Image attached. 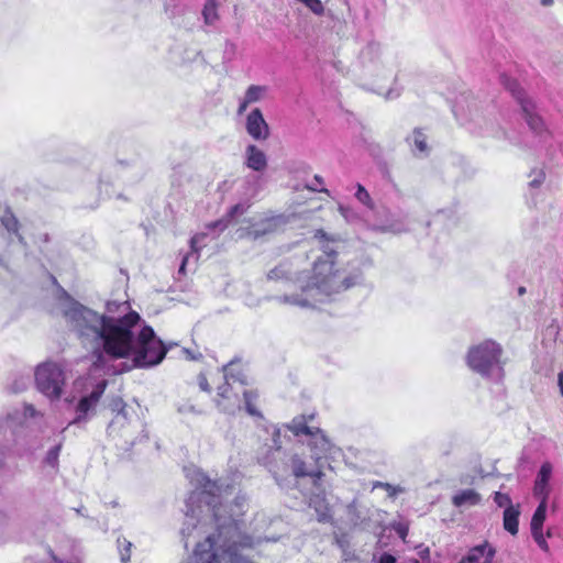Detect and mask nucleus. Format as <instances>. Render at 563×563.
<instances>
[{
  "label": "nucleus",
  "mask_w": 563,
  "mask_h": 563,
  "mask_svg": "<svg viewBox=\"0 0 563 563\" xmlns=\"http://www.w3.org/2000/svg\"><path fill=\"white\" fill-rule=\"evenodd\" d=\"M336 252L331 251L327 258H318L312 267L306 289H317L320 294L330 296L346 290L355 284L353 276H343L335 266Z\"/></svg>",
  "instance_id": "obj_1"
},
{
  "label": "nucleus",
  "mask_w": 563,
  "mask_h": 563,
  "mask_svg": "<svg viewBox=\"0 0 563 563\" xmlns=\"http://www.w3.org/2000/svg\"><path fill=\"white\" fill-rule=\"evenodd\" d=\"M132 352L136 367H148L159 364L165 358L167 347L151 325H144L137 334Z\"/></svg>",
  "instance_id": "obj_2"
},
{
  "label": "nucleus",
  "mask_w": 563,
  "mask_h": 563,
  "mask_svg": "<svg viewBox=\"0 0 563 563\" xmlns=\"http://www.w3.org/2000/svg\"><path fill=\"white\" fill-rule=\"evenodd\" d=\"M98 335L103 341L104 352L113 358H124L130 355L133 349V333L128 329H121L114 320L109 317H101V324Z\"/></svg>",
  "instance_id": "obj_3"
},
{
  "label": "nucleus",
  "mask_w": 563,
  "mask_h": 563,
  "mask_svg": "<svg viewBox=\"0 0 563 563\" xmlns=\"http://www.w3.org/2000/svg\"><path fill=\"white\" fill-rule=\"evenodd\" d=\"M501 355L503 349L497 342L485 340L468 350L466 363L474 372L489 375L493 367L499 365Z\"/></svg>",
  "instance_id": "obj_4"
},
{
  "label": "nucleus",
  "mask_w": 563,
  "mask_h": 563,
  "mask_svg": "<svg viewBox=\"0 0 563 563\" xmlns=\"http://www.w3.org/2000/svg\"><path fill=\"white\" fill-rule=\"evenodd\" d=\"M234 365V362H230L224 366L225 380L222 385L218 386L214 399L217 407L225 413H234L236 410L242 409L241 398L239 394L233 390L230 380H239L241 384L245 385L246 377L241 371L235 373Z\"/></svg>",
  "instance_id": "obj_5"
},
{
  "label": "nucleus",
  "mask_w": 563,
  "mask_h": 563,
  "mask_svg": "<svg viewBox=\"0 0 563 563\" xmlns=\"http://www.w3.org/2000/svg\"><path fill=\"white\" fill-rule=\"evenodd\" d=\"M35 382L38 390L49 398L58 399L65 383L64 372L56 363H44L35 371Z\"/></svg>",
  "instance_id": "obj_6"
},
{
  "label": "nucleus",
  "mask_w": 563,
  "mask_h": 563,
  "mask_svg": "<svg viewBox=\"0 0 563 563\" xmlns=\"http://www.w3.org/2000/svg\"><path fill=\"white\" fill-rule=\"evenodd\" d=\"M314 418L313 415H300L295 417L287 426V429L292 432L295 437L307 435L314 438V442H310L311 448H319L321 452L329 450V441L319 427L309 426L308 422Z\"/></svg>",
  "instance_id": "obj_7"
},
{
  "label": "nucleus",
  "mask_w": 563,
  "mask_h": 563,
  "mask_svg": "<svg viewBox=\"0 0 563 563\" xmlns=\"http://www.w3.org/2000/svg\"><path fill=\"white\" fill-rule=\"evenodd\" d=\"M309 462L298 454H295L290 459V466L292 475L296 478L310 477L313 487L319 489L321 487L322 478L324 477L323 465L321 464L320 456H311Z\"/></svg>",
  "instance_id": "obj_8"
},
{
  "label": "nucleus",
  "mask_w": 563,
  "mask_h": 563,
  "mask_svg": "<svg viewBox=\"0 0 563 563\" xmlns=\"http://www.w3.org/2000/svg\"><path fill=\"white\" fill-rule=\"evenodd\" d=\"M245 129L256 141H265L269 136V126L260 108H254L246 117Z\"/></svg>",
  "instance_id": "obj_9"
},
{
  "label": "nucleus",
  "mask_w": 563,
  "mask_h": 563,
  "mask_svg": "<svg viewBox=\"0 0 563 563\" xmlns=\"http://www.w3.org/2000/svg\"><path fill=\"white\" fill-rule=\"evenodd\" d=\"M108 382L106 379L100 380L93 388V390L84 396L77 404L76 411L78 416L73 420L71 423H77L86 419L87 413L91 410L101 399L106 391Z\"/></svg>",
  "instance_id": "obj_10"
},
{
  "label": "nucleus",
  "mask_w": 563,
  "mask_h": 563,
  "mask_svg": "<svg viewBox=\"0 0 563 563\" xmlns=\"http://www.w3.org/2000/svg\"><path fill=\"white\" fill-rule=\"evenodd\" d=\"M216 538L208 536L203 541L197 543L190 563H217Z\"/></svg>",
  "instance_id": "obj_11"
},
{
  "label": "nucleus",
  "mask_w": 563,
  "mask_h": 563,
  "mask_svg": "<svg viewBox=\"0 0 563 563\" xmlns=\"http://www.w3.org/2000/svg\"><path fill=\"white\" fill-rule=\"evenodd\" d=\"M495 554L496 549L488 541H484L471 548L459 563H493Z\"/></svg>",
  "instance_id": "obj_12"
},
{
  "label": "nucleus",
  "mask_w": 563,
  "mask_h": 563,
  "mask_svg": "<svg viewBox=\"0 0 563 563\" xmlns=\"http://www.w3.org/2000/svg\"><path fill=\"white\" fill-rule=\"evenodd\" d=\"M552 473V465L549 462H545L541 465L539 473L537 475L533 494L536 497L540 499H548L549 497V481Z\"/></svg>",
  "instance_id": "obj_13"
},
{
  "label": "nucleus",
  "mask_w": 563,
  "mask_h": 563,
  "mask_svg": "<svg viewBox=\"0 0 563 563\" xmlns=\"http://www.w3.org/2000/svg\"><path fill=\"white\" fill-rule=\"evenodd\" d=\"M520 106L522 109V113L525 115L526 122L537 134H541L545 131V125L542 118L534 112V104L530 100H520Z\"/></svg>",
  "instance_id": "obj_14"
},
{
  "label": "nucleus",
  "mask_w": 563,
  "mask_h": 563,
  "mask_svg": "<svg viewBox=\"0 0 563 563\" xmlns=\"http://www.w3.org/2000/svg\"><path fill=\"white\" fill-rule=\"evenodd\" d=\"M309 506L316 510L318 521L328 522L331 520V508L327 501L325 492L323 489L311 495L309 499Z\"/></svg>",
  "instance_id": "obj_15"
},
{
  "label": "nucleus",
  "mask_w": 563,
  "mask_h": 563,
  "mask_svg": "<svg viewBox=\"0 0 563 563\" xmlns=\"http://www.w3.org/2000/svg\"><path fill=\"white\" fill-rule=\"evenodd\" d=\"M244 410L253 418L264 419L262 411L260 410L261 395L257 389H243L242 391Z\"/></svg>",
  "instance_id": "obj_16"
},
{
  "label": "nucleus",
  "mask_w": 563,
  "mask_h": 563,
  "mask_svg": "<svg viewBox=\"0 0 563 563\" xmlns=\"http://www.w3.org/2000/svg\"><path fill=\"white\" fill-rule=\"evenodd\" d=\"M266 92V86L251 85L240 101L238 114H243L250 104L261 101L265 97Z\"/></svg>",
  "instance_id": "obj_17"
},
{
  "label": "nucleus",
  "mask_w": 563,
  "mask_h": 563,
  "mask_svg": "<svg viewBox=\"0 0 563 563\" xmlns=\"http://www.w3.org/2000/svg\"><path fill=\"white\" fill-rule=\"evenodd\" d=\"M246 166L255 172H263L267 167V158L265 153L256 145L250 144L245 151Z\"/></svg>",
  "instance_id": "obj_18"
},
{
  "label": "nucleus",
  "mask_w": 563,
  "mask_h": 563,
  "mask_svg": "<svg viewBox=\"0 0 563 563\" xmlns=\"http://www.w3.org/2000/svg\"><path fill=\"white\" fill-rule=\"evenodd\" d=\"M520 505L506 507L503 515V526L511 536H517L519 531Z\"/></svg>",
  "instance_id": "obj_19"
},
{
  "label": "nucleus",
  "mask_w": 563,
  "mask_h": 563,
  "mask_svg": "<svg viewBox=\"0 0 563 563\" xmlns=\"http://www.w3.org/2000/svg\"><path fill=\"white\" fill-rule=\"evenodd\" d=\"M481 503V495L474 489H464L452 497V504L455 507L465 505L475 506Z\"/></svg>",
  "instance_id": "obj_20"
},
{
  "label": "nucleus",
  "mask_w": 563,
  "mask_h": 563,
  "mask_svg": "<svg viewBox=\"0 0 563 563\" xmlns=\"http://www.w3.org/2000/svg\"><path fill=\"white\" fill-rule=\"evenodd\" d=\"M292 272L290 269L289 263H280L279 265L275 266L273 269L268 273V279L271 280H289L291 279Z\"/></svg>",
  "instance_id": "obj_21"
},
{
  "label": "nucleus",
  "mask_w": 563,
  "mask_h": 563,
  "mask_svg": "<svg viewBox=\"0 0 563 563\" xmlns=\"http://www.w3.org/2000/svg\"><path fill=\"white\" fill-rule=\"evenodd\" d=\"M547 504L548 499H540V504L537 507L531 519V530H538L543 528V523L547 517Z\"/></svg>",
  "instance_id": "obj_22"
},
{
  "label": "nucleus",
  "mask_w": 563,
  "mask_h": 563,
  "mask_svg": "<svg viewBox=\"0 0 563 563\" xmlns=\"http://www.w3.org/2000/svg\"><path fill=\"white\" fill-rule=\"evenodd\" d=\"M1 222L9 232L14 234L19 233L20 222L11 210H7L3 213Z\"/></svg>",
  "instance_id": "obj_23"
},
{
  "label": "nucleus",
  "mask_w": 563,
  "mask_h": 563,
  "mask_svg": "<svg viewBox=\"0 0 563 563\" xmlns=\"http://www.w3.org/2000/svg\"><path fill=\"white\" fill-rule=\"evenodd\" d=\"M139 321H140V314L136 311L132 310L114 322L117 325H120L121 329H128V330L132 331V328L135 327Z\"/></svg>",
  "instance_id": "obj_24"
},
{
  "label": "nucleus",
  "mask_w": 563,
  "mask_h": 563,
  "mask_svg": "<svg viewBox=\"0 0 563 563\" xmlns=\"http://www.w3.org/2000/svg\"><path fill=\"white\" fill-rule=\"evenodd\" d=\"M503 84L505 87L511 91V93L517 98V100L520 102V100H527L523 96L525 92L520 88L519 84L516 80L509 79L505 75L501 76Z\"/></svg>",
  "instance_id": "obj_25"
},
{
  "label": "nucleus",
  "mask_w": 563,
  "mask_h": 563,
  "mask_svg": "<svg viewBox=\"0 0 563 563\" xmlns=\"http://www.w3.org/2000/svg\"><path fill=\"white\" fill-rule=\"evenodd\" d=\"M413 142H415L416 147L420 152H426L428 150L427 136L424 135L422 130L419 128L413 130Z\"/></svg>",
  "instance_id": "obj_26"
},
{
  "label": "nucleus",
  "mask_w": 563,
  "mask_h": 563,
  "mask_svg": "<svg viewBox=\"0 0 563 563\" xmlns=\"http://www.w3.org/2000/svg\"><path fill=\"white\" fill-rule=\"evenodd\" d=\"M60 449H62V445L58 444V445H55L54 448H52L48 452H47V455H46V463L53 467L57 466L58 464V456H59V452H60Z\"/></svg>",
  "instance_id": "obj_27"
},
{
  "label": "nucleus",
  "mask_w": 563,
  "mask_h": 563,
  "mask_svg": "<svg viewBox=\"0 0 563 563\" xmlns=\"http://www.w3.org/2000/svg\"><path fill=\"white\" fill-rule=\"evenodd\" d=\"M494 501L495 504L498 506V507H510V506H514L512 503H511V498L509 497L508 494H504V493H500V492H496L494 494Z\"/></svg>",
  "instance_id": "obj_28"
},
{
  "label": "nucleus",
  "mask_w": 563,
  "mask_h": 563,
  "mask_svg": "<svg viewBox=\"0 0 563 563\" xmlns=\"http://www.w3.org/2000/svg\"><path fill=\"white\" fill-rule=\"evenodd\" d=\"M531 534L534 539V541L537 542V544L545 552L549 551V544L547 542V540L544 539V536H543V531L542 529H538V530H531Z\"/></svg>",
  "instance_id": "obj_29"
},
{
  "label": "nucleus",
  "mask_w": 563,
  "mask_h": 563,
  "mask_svg": "<svg viewBox=\"0 0 563 563\" xmlns=\"http://www.w3.org/2000/svg\"><path fill=\"white\" fill-rule=\"evenodd\" d=\"M203 16L206 19V22H208V23L211 22L217 16L214 0H208V2L205 4Z\"/></svg>",
  "instance_id": "obj_30"
},
{
  "label": "nucleus",
  "mask_w": 563,
  "mask_h": 563,
  "mask_svg": "<svg viewBox=\"0 0 563 563\" xmlns=\"http://www.w3.org/2000/svg\"><path fill=\"white\" fill-rule=\"evenodd\" d=\"M246 210L242 205L238 203L232 206L225 214V221L231 222L238 214L243 213Z\"/></svg>",
  "instance_id": "obj_31"
},
{
  "label": "nucleus",
  "mask_w": 563,
  "mask_h": 563,
  "mask_svg": "<svg viewBox=\"0 0 563 563\" xmlns=\"http://www.w3.org/2000/svg\"><path fill=\"white\" fill-rule=\"evenodd\" d=\"M355 196L361 202H363L365 205H368L371 202V196H369L368 191L360 184L357 185V190H356Z\"/></svg>",
  "instance_id": "obj_32"
},
{
  "label": "nucleus",
  "mask_w": 563,
  "mask_h": 563,
  "mask_svg": "<svg viewBox=\"0 0 563 563\" xmlns=\"http://www.w3.org/2000/svg\"><path fill=\"white\" fill-rule=\"evenodd\" d=\"M197 383L202 391L210 393L211 386L209 385L208 378L205 373H200L197 376Z\"/></svg>",
  "instance_id": "obj_33"
},
{
  "label": "nucleus",
  "mask_w": 563,
  "mask_h": 563,
  "mask_svg": "<svg viewBox=\"0 0 563 563\" xmlns=\"http://www.w3.org/2000/svg\"><path fill=\"white\" fill-rule=\"evenodd\" d=\"M280 219V216L266 219L265 221L267 222V228L265 229V232L274 230V228L276 227Z\"/></svg>",
  "instance_id": "obj_34"
},
{
  "label": "nucleus",
  "mask_w": 563,
  "mask_h": 563,
  "mask_svg": "<svg viewBox=\"0 0 563 563\" xmlns=\"http://www.w3.org/2000/svg\"><path fill=\"white\" fill-rule=\"evenodd\" d=\"M379 563H396V558L389 553H384L379 558Z\"/></svg>",
  "instance_id": "obj_35"
},
{
  "label": "nucleus",
  "mask_w": 563,
  "mask_h": 563,
  "mask_svg": "<svg viewBox=\"0 0 563 563\" xmlns=\"http://www.w3.org/2000/svg\"><path fill=\"white\" fill-rule=\"evenodd\" d=\"M131 543L130 542H125V549H124V552L121 553V559L123 562H129L130 561V550H131Z\"/></svg>",
  "instance_id": "obj_36"
},
{
  "label": "nucleus",
  "mask_w": 563,
  "mask_h": 563,
  "mask_svg": "<svg viewBox=\"0 0 563 563\" xmlns=\"http://www.w3.org/2000/svg\"><path fill=\"white\" fill-rule=\"evenodd\" d=\"M205 235H195L191 238L190 240V247L192 250V252H198V247H197V243H198V240L199 238H203Z\"/></svg>",
  "instance_id": "obj_37"
},
{
  "label": "nucleus",
  "mask_w": 563,
  "mask_h": 563,
  "mask_svg": "<svg viewBox=\"0 0 563 563\" xmlns=\"http://www.w3.org/2000/svg\"><path fill=\"white\" fill-rule=\"evenodd\" d=\"M306 188L310 191H313V192H323V194H329L328 189L324 188V187H317V186H309L307 185Z\"/></svg>",
  "instance_id": "obj_38"
},
{
  "label": "nucleus",
  "mask_w": 563,
  "mask_h": 563,
  "mask_svg": "<svg viewBox=\"0 0 563 563\" xmlns=\"http://www.w3.org/2000/svg\"><path fill=\"white\" fill-rule=\"evenodd\" d=\"M187 261H188V256L186 255L184 258H183V262H181V265L179 267V273H185V267L187 265Z\"/></svg>",
  "instance_id": "obj_39"
},
{
  "label": "nucleus",
  "mask_w": 563,
  "mask_h": 563,
  "mask_svg": "<svg viewBox=\"0 0 563 563\" xmlns=\"http://www.w3.org/2000/svg\"><path fill=\"white\" fill-rule=\"evenodd\" d=\"M314 180L318 185L322 186L323 185V178L319 175H314Z\"/></svg>",
  "instance_id": "obj_40"
},
{
  "label": "nucleus",
  "mask_w": 563,
  "mask_h": 563,
  "mask_svg": "<svg viewBox=\"0 0 563 563\" xmlns=\"http://www.w3.org/2000/svg\"><path fill=\"white\" fill-rule=\"evenodd\" d=\"M541 3L543 5H551L553 3V0H541Z\"/></svg>",
  "instance_id": "obj_41"
},
{
  "label": "nucleus",
  "mask_w": 563,
  "mask_h": 563,
  "mask_svg": "<svg viewBox=\"0 0 563 563\" xmlns=\"http://www.w3.org/2000/svg\"><path fill=\"white\" fill-rule=\"evenodd\" d=\"M563 385V372L559 374V387Z\"/></svg>",
  "instance_id": "obj_42"
},
{
  "label": "nucleus",
  "mask_w": 563,
  "mask_h": 563,
  "mask_svg": "<svg viewBox=\"0 0 563 563\" xmlns=\"http://www.w3.org/2000/svg\"><path fill=\"white\" fill-rule=\"evenodd\" d=\"M518 294H519L520 296H522L523 294H526V288H525L523 286L519 287V288H518Z\"/></svg>",
  "instance_id": "obj_43"
},
{
  "label": "nucleus",
  "mask_w": 563,
  "mask_h": 563,
  "mask_svg": "<svg viewBox=\"0 0 563 563\" xmlns=\"http://www.w3.org/2000/svg\"><path fill=\"white\" fill-rule=\"evenodd\" d=\"M243 545H244V547H251V545H252L251 540L247 538V542H245Z\"/></svg>",
  "instance_id": "obj_44"
},
{
  "label": "nucleus",
  "mask_w": 563,
  "mask_h": 563,
  "mask_svg": "<svg viewBox=\"0 0 563 563\" xmlns=\"http://www.w3.org/2000/svg\"><path fill=\"white\" fill-rule=\"evenodd\" d=\"M560 391H561V395L563 396V385L560 386Z\"/></svg>",
  "instance_id": "obj_45"
}]
</instances>
